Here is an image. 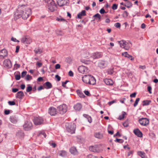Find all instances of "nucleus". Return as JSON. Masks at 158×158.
<instances>
[{"instance_id": "f257e3e1", "label": "nucleus", "mask_w": 158, "mask_h": 158, "mask_svg": "<svg viewBox=\"0 0 158 158\" xmlns=\"http://www.w3.org/2000/svg\"><path fill=\"white\" fill-rule=\"evenodd\" d=\"M45 2L47 8L51 12L53 11L56 8V4L53 0H45Z\"/></svg>"}, {"instance_id": "f03ea898", "label": "nucleus", "mask_w": 158, "mask_h": 158, "mask_svg": "<svg viewBox=\"0 0 158 158\" xmlns=\"http://www.w3.org/2000/svg\"><path fill=\"white\" fill-rule=\"evenodd\" d=\"M65 126L68 132L71 134H73L75 133L76 128V125L75 123H66L65 124Z\"/></svg>"}, {"instance_id": "7ed1b4c3", "label": "nucleus", "mask_w": 158, "mask_h": 158, "mask_svg": "<svg viewBox=\"0 0 158 158\" xmlns=\"http://www.w3.org/2000/svg\"><path fill=\"white\" fill-rule=\"evenodd\" d=\"M31 9L29 8H27L23 11L21 10L20 13L22 14V18L23 19H26L29 16L31 13Z\"/></svg>"}, {"instance_id": "20e7f679", "label": "nucleus", "mask_w": 158, "mask_h": 158, "mask_svg": "<svg viewBox=\"0 0 158 158\" xmlns=\"http://www.w3.org/2000/svg\"><path fill=\"white\" fill-rule=\"evenodd\" d=\"M57 108L59 112L61 114H64L67 111V106L65 104H63L58 106Z\"/></svg>"}, {"instance_id": "39448f33", "label": "nucleus", "mask_w": 158, "mask_h": 158, "mask_svg": "<svg viewBox=\"0 0 158 158\" xmlns=\"http://www.w3.org/2000/svg\"><path fill=\"white\" fill-rule=\"evenodd\" d=\"M102 54L101 53L99 52H96L93 53L91 55H89L87 56H85V57L86 58H89L90 56V58L93 59H97L101 58L102 57Z\"/></svg>"}, {"instance_id": "423d86ee", "label": "nucleus", "mask_w": 158, "mask_h": 158, "mask_svg": "<svg viewBox=\"0 0 158 158\" xmlns=\"http://www.w3.org/2000/svg\"><path fill=\"white\" fill-rule=\"evenodd\" d=\"M33 121L35 125H40L43 123L44 120L41 117H34Z\"/></svg>"}, {"instance_id": "0eeeda50", "label": "nucleus", "mask_w": 158, "mask_h": 158, "mask_svg": "<svg viewBox=\"0 0 158 158\" xmlns=\"http://www.w3.org/2000/svg\"><path fill=\"white\" fill-rule=\"evenodd\" d=\"M139 122L141 125L143 126H147L149 124V120L147 118H139Z\"/></svg>"}, {"instance_id": "6e6552de", "label": "nucleus", "mask_w": 158, "mask_h": 158, "mask_svg": "<svg viewBox=\"0 0 158 158\" xmlns=\"http://www.w3.org/2000/svg\"><path fill=\"white\" fill-rule=\"evenodd\" d=\"M89 150L94 152H99L100 151L99 146L98 145L90 146L89 147Z\"/></svg>"}, {"instance_id": "1a4fd4ad", "label": "nucleus", "mask_w": 158, "mask_h": 158, "mask_svg": "<svg viewBox=\"0 0 158 158\" xmlns=\"http://www.w3.org/2000/svg\"><path fill=\"white\" fill-rule=\"evenodd\" d=\"M32 127V124L30 121H26L25 122L23 126L24 129L25 130H29L31 129Z\"/></svg>"}, {"instance_id": "9d476101", "label": "nucleus", "mask_w": 158, "mask_h": 158, "mask_svg": "<svg viewBox=\"0 0 158 158\" xmlns=\"http://www.w3.org/2000/svg\"><path fill=\"white\" fill-rule=\"evenodd\" d=\"M108 62L105 61H100L98 63V66L101 69L105 68L107 65Z\"/></svg>"}, {"instance_id": "9b49d317", "label": "nucleus", "mask_w": 158, "mask_h": 158, "mask_svg": "<svg viewBox=\"0 0 158 158\" xmlns=\"http://www.w3.org/2000/svg\"><path fill=\"white\" fill-rule=\"evenodd\" d=\"M10 122L13 123H16L19 120V118L17 115H13L10 117Z\"/></svg>"}, {"instance_id": "f8f14e48", "label": "nucleus", "mask_w": 158, "mask_h": 158, "mask_svg": "<svg viewBox=\"0 0 158 158\" xmlns=\"http://www.w3.org/2000/svg\"><path fill=\"white\" fill-rule=\"evenodd\" d=\"M7 51L3 49L0 51V58L3 59L7 56Z\"/></svg>"}, {"instance_id": "ddd939ff", "label": "nucleus", "mask_w": 158, "mask_h": 158, "mask_svg": "<svg viewBox=\"0 0 158 158\" xmlns=\"http://www.w3.org/2000/svg\"><path fill=\"white\" fill-rule=\"evenodd\" d=\"M21 10L19 9L15 12L14 14V19L15 20L22 17V14L20 13Z\"/></svg>"}, {"instance_id": "4468645a", "label": "nucleus", "mask_w": 158, "mask_h": 158, "mask_svg": "<svg viewBox=\"0 0 158 158\" xmlns=\"http://www.w3.org/2000/svg\"><path fill=\"white\" fill-rule=\"evenodd\" d=\"M57 4L60 6L66 5L68 0H56Z\"/></svg>"}, {"instance_id": "2eb2a0df", "label": "nucleus", "mask_w": 158, "mask_h": 158, "mask_svg": "<svg viewBox=\"0 0 158 158\" xmlns=\"http://www.w3.org/2000/svg\"><path fill=\"white\" fill-rule=\"evenodd\" d=\"M78 70L81 73H84L87 72V68L84 66L81 65L78 68Z\"/></svg>"}, {"instance_id": "dca6fc26", "label": "nucleus", "mask_w": 158, "mask_h": 158, "mask_svg": "<svg viewBox=\"0 0 158 158\" xmlns=\"http://www.w3.org/2000/svg\"><path fill=\"white\" fill-rule=\"evenodd\" d=\"M133 132L135 135H137L138 137H142L143 136L142 132L138 128L134 129L133 131Z\"/></svg>"}, {"instance_id": "f3484780", "label": "nucleus", "mask_w": 158, "mask_h": 158, "mask_svg": "<svg viewBox=\"0 0 158 158\" xmlns=\"http://www.w3.org/2000/svg\"><path fill=\"white\" fill-rule=\"evenodd\" d=\"M48 113L51 115H55L57 113L56 109L54 107H50L49 109Z\"/></svg>"}, {"instance_id": "a211bd4d", "label": "nucleus", "mask_w": 158, "mask_h": 158, "mask_svg": "<svg viewBox=\"0 0 158 158\" xmlns=\"http://www.w3.org/2000/svg\"><path fill=\"white\" fill-rule=\"evenodd\" d=\"M90 75H86L82 77V80L85 83L88 84Z\"/></svg>"}, {"instance_id": "6ab92c4d", "label": "nucleus", "mask_w": 158, "mask_h": 158, "mask_svg": "<svg viewBox=\"0 0 158 158\" xmlns=\"http://www.w3.org/2000/svg\"><path fill=\"white\" fill-rule=\"evenodd\" d=\"M3 64L5 67L10 68L11 67V62L10 60L8 59L5 60L3 62Z\"/></svg>"}, {"instance_id": "aec40b11", "label": "nucleus", "mask_w": 158, "mask_h": 158, "mask_svg": "<svg viewBox=\"0 0 158 158\" xmlns=\"http://www.w3.org/2000/svg\"><path fill=\"white\" fill-rule=\"evenodd\" d=\"M24 96V94L22 91H19L17 93L15 96L16 98L21 99Z\"/></svg>"}, {"instance_id": "412c9836", "label": "nucleus", "mask_w": 158, "mask_h": 158, "mask_svg": "<svg viewBox=\"0 0 158 158\" xmlns=\"http://www.w3.org/2000/svg\"><path fill=\"white\" fill-rule=\"evenodd\" d=\"M43 86L44 88L46 89H49L52 87V84L49 81H47L43 84Z\"/></svg>"}, {"instance_id": "4be33fe9", "label": "nucleus", "mask_w": 158, "mask_h": 158, "mask_svg": "<svg viewBox=\"0 0 158 158\" xmlns=\"http://www.w3.org/2000/svg\"><path fill=\"white\" fill-rule=\"evenodd\" d=\"M89 80V84L94 85L95 84L96 80L94 77L91 75H90V79Z\"/></svg>"}, {"instance_id": "5701e85b", "label": "nucleus", "mask_w": 158, "mask_h": 158, "mask_svg": "<svg viewBox=\"0 0 158 158\" xmlns=\"http://www.w3.org/2000/svg\"><path fill=\"white\" fill-rule=\"evenodd\" d=\"M104 81L107 85H112L113 84V81L111 79L106 78L104 80Z\"/></svg>"}, {"instance_id": "b1692460", "label": "nucleus", "mask_w": 158, "mask_h": 158, "mask_svg": "<svg viewBox=\"0 0 158 158\" xmlns=\"http://www.w3.org/2000/svg\"><path fill=\"white\" fill-rule=\"evenodd\" d=\"M69 151L70 153L73 155H76L78 154V152L76 148L75 147H72L70 148Z\"/></svg>"}, {"instance_id": "393cba45", "label": "nucleus", "mask_w": 158, "mask_h": 158, "mask_svg": "<svg viewBox=\"0 0 158 158\" xmlns=\"http://www.w3.org/2000/svg\"><path fill=\"white\" fill-rule=\"evenodd\" d=\"M86 15V11L85 10H82L81 12L79 13L77 15V17L79 19H81L82 16Z\"/></svg>"}, {"instance_id": "a878e982", "label": "nucleus", "mask_w": 158, "mask_h": 158, "mask_svg": "<svg viewBox=\"0 0 158 158\" xmlns=\"http://www.w3.org/2000/svg\"><path fill=\"white\" fill-rule=\"evenodd\" d=\"M73 108L76 110L79 111L82 108V105L81 103H78L75 105Z\"/></svg>"}, {"instance_id": "bb28decb", "label": "nucleus", "mask_w": 158, "mask_h": 158, "mask_svg": "<svg viewBox=\"0 0 158 158\" xmlns=\"http://www.w3.org/2000/svg\"><path fill=\"white\" fill-rule=\"evenodd\" d=\"M131 46V43H129L126 42L124 46H123V48H124L126 50H128L130 48Z\"/></svg>"}, {"instance_id": "cd10ccee", "label": "nucleus", "mask_w": 158, "mask_h": 158, "mask_svg": "<svg viewBox=\"0 0 158 158\" xmlns=\"http://www.w3.org/2000/svg\"><path fill=\"white\" fill-rule=\"evenodd\" d=\"M59 155L63 157H65L67 155V152L64 150H61L59 152Z\"/></svg>"}, {"instance_id": "c85d7f7f", "label": "nucleus", "mask_w": 158, "mask_h": 158, "mask_svg": "<svg viewBox=\"0 0 158 158\" xmlns=\"http://www.w3.org/2000/svg\"><path fill=\"white\" fill-rule=\"evenodd\" d=\"M93 17L94 18V20H98V21H100L101 19L100 15L98 13L95 14L93 16Z\"/></svg>"}, {"instance_id": "c756f323", "label": "nucleus", "mask_w": 158, "mask_h": 158, "mask_svg": "<svg viewBox=\"0 0 158 158\" xmlns=\"http://www.w3.org/2000/svg\"><path fill=\"white\" fill-rule=\"evenodd\" d=\"M21 42L23 43L27 44H30V41L26 37L23 38L21 40Z\"/></svg>"}, {"instance_id": "7c9ffc66", "label": "nucleus", "mask_w": 158, "mask_h": 158, "mask_svg": "<svg viewBox=\"0 0 158 158\" xmlns=\"http://www.w3.org/2000/svg\"><path fill=\"white\" fill-rule=\"evenodd\" d=\"M94 136L98 139H101L103 137L102 134L100 132H97L95 133Z\"/></svg>"}, {"instance_id": "2f4dec72", "label": "nucleus", "mask_w": 158, "mask_h": 158, "mask_svg": "<svg viewBox=\"0 0 158 158\" xmlns=\"http://www.w3.org/2000/svg\"><path fill=\"white\" fill-rule=\"evenodd\" d=\"M133 4L130 1H127L125 5H124V6L127 7L128 8H129L132 6Z\"/></svg>"}, {"instance_id": "473e14b6", "label": "nucleus", "mask_w": 158, "mask_h": 158, "mask_svg": "<svg viewBox=\"0 0 158 158\" xmlns=\"http://www.w3.org/2000/svg\"><path fill=\"white\" fill-rule=\"evenodd\" d=\"M151 102V101L150 100H143V106H146L149 105Z\"/></svg>"}, {"instance_id": "72a5a7b5", "label": "nucleus", "mask_w": 158, "mask_h": 158, "mask_svg": "<svg viewBox=\"0 0 158 158\" xmlns=\"http://www.w3.org/2000/svg\"><path fill=\"white\" fill-rule=\"evenodd\" d=\"M16 135L19 137H22L24 136V133L22 131H19L17 133Z\"/></svg>"}, {"instance_id": "f704fd0d", "label": "nucleus", "mask_w": 158, "mask_h": 158, "mask_svg": "<svg viewBox=\"0 0 158 158\" xmlns=\"http://www.w3.org/2000/svg\"><path fill=\"white\" fill-rule=\"evenodd\" d=\"M77 92L78 95L80 98H84L85 97V95L82 92L79 90H77Z\"/></svg>"}, {"instance_id": "c9c22d12", "label": "nucleus", "mask_w": 158, "mask_h": 158, "mask_svg": "<svg viewBox=\"0 0 158 158\" xmlns=\"http://www.w3.org/2000/svg\"><path fill=\"white\" fill-rule=\"evenodd\" d=\"M126 42V41L122 40L118 41V42L120 45V47L123 48V46H124Z\"/></svg>"}, {"instance_id": "e433bc0d", "label": "nucleus", "mask_w": 158, "mask_h": 158, "mask_svg": "<svg viewBox=\"0 0 158 158\" xmlns=\"http://www.w3.org/2000/svg\"><path fill=\"white\" fill-rule=\"evenodd\" d=\"M126 114V113L124 112L123 111L122 112V114L121 115L119 116L118 119L119 120H122L124 118V116Z\"/></svg>"}, {"instance_id": "4c0bfd02", "label": "nucleus", "mask_w": 158, "mask_h": 158, "mask_svg": "<svg viewBox=\"0 0 158 158\" xmlns=\"http://www.w3.org/2000/svg\"><path fill=\"white\" fill-rule=\"evenodd\" d=\"M138 155L141 156L142 158H144L145 157V153L141 151H139L138 152Z\"/></svg>"}, {"instance_id": "58836bf2", "label": "nucleus", "mask_w": 158, "mask_h": 158, "mask_svg": "<svg viewBox=\"0 0 158 158\" xmlns=\"http://www.w3.org/2000/svg\"><path fill=\"white\" fill-rule=\"evenodd\" d=\"M34 51L36 54H40L42 52V50L39 48H35Z\"/></svg>"}, {"instance_id": "ea45409f", "label": "nucleus", "mask_w": 158, "mask_h": 158, "mask_svg": "<svg viewBox=\"0 0 158 158\" xmlns=\"http://www.w3.org/2000/svg\"><path fill=\"white\" fill-rule=\"evenodd\" d=\"M129 15V13L127 12L126 11H124L123 14H122V16L123 18H126Z\"/></svg>"}, {"instance_id": "a19ab883", "label": "nucleus", "mask_w": 158, "mask_h": 158, "mask_svg": "<svg viewBox=\"0 0 158 158\" xmlns=\"http://www.w3.org/2000/svg\"><path fill=\"white\" fill-rule=\"evenodd\" d=\"M25 80L27 81H29L32 79V77L30 75L28 74L25 78Z\"/></svg>"}, {"instance_id": "79ce46f5", "label": "nucleus", "mask_w": 158, "mask_h": 158, "mask_svg": "<svg viewBox=\"0 0 158 158\" xmlns=\"http://www.w3.org/2000/svg\"><path fill=\"white\" fill-rule=\"evenodd\" d=\"M139 100H140V98H138L136 99L135 101V103L134 104V107H135L137 106V105L138 103V102L139 101Z\"/></svg>"}, {"instance_id": "37998d69", "label": "nucleus", "mask_w": 158, "mask_h": 158, "mask_svg": "<svg viewBox=\"0 0 158 158\" xmlns=\"http://www.w3.org/2000/svg\"><path fill=\"white\" fill-rule=\"evenodd\" d=\"M56 20L59 22H65L66 20L62 18H57L56 19Z\"/></svg>"}, {"instance_id": "c03bdc74", "label": "nucleus", "mask_w": 158, "mask_h": 158, "mask_svg": "<svg viewBox=\"0 0 158 158\" xmlns=\"http://www.w3.org/2000/svg\"><path fill=\"white\" fill-rule=\"evenodd\" d=\"M41 135H43L45 138L46 136V134L43 131L40 132L38 135V136H40Z\"/></svg>"}, {"instance_id": "a18cd8bd", "label": "nucleus", "mask_w": 158, "mask_h": 158, "mask_svg": "<svg viewBox=\"0 0 158 158\" xmlns=\"http://www.w3.org/2000/svg\"><path fill=\"white\" fill-rule=\"evenodd\" d=\"M32 87L28 85V86L27 88L26 91L27 92H29L31 91L32 90Z\"/></svg>"}, {"instance_id": "49530a36", "label": "nucleus", "mask_w": 158, "mask_h": 158, "mask_svg": "<svg viewBox=\"0 0 158 158\" xmlns=\"http://www.w3.org/2000/svg\"><path fill=\"white\" fill-rule=\"evenodd\" d=\"M114 72V71L113 69H108L107 71L108 74L110 75H112L113 74Z\"/></svg>"}, {"instance_id": "de8ad7c7", "label": "nucleus", "mask_w": 158, "mask_h": 158, "mask_svg": "<svg viewBox=\"0 0 158 158\" xmlns=\"http://www.w3.org/2000/svg\"><path fill=\"white\" fill-rule=\"evenodd\" d=\"M118 7V5L116 4H114L112 6V9L113 10H115L117 9Z\"/></svg>"}, {"instance_id": "09e8293b", "label": "nucleus", "mask_w": 158, "mask_h": 158, "mask_svg": "<svg viewBox=\"0 0 158 158\" xmlns=\"http://www.w3.org/2000/svg\"><path fill=\"white\" fill-rule=\"evenodd\" d=\"M115 142H116L120 143H123L124 141L122 139H116L115 140H114Z\"/></svg>"}, {"instance_id": "8fccbe9b", "label": "nucleus", "mask_w": 158, "mask_h": 158, "mask_svg": "<svg viewBox=\"0 0 158 158\" xmlns=\"http://www.w3.org/2000/svg\"><path fill=\"white\" fill-rule=\"evenodd\" d=\"M8 103L10 106L14 105L15 104V102L14 101H9L8 102Z\"/></svg>"}, {"instance_id": "3c124183", "label": "nucleus", "mask_w": 158, "mask_h": 158, "mask_svg": "<svg viewBox=\"0 0 158 158\" xmlns=\"http://www.w3.org/2000/svg\"><path fill=\"white\" fill-rule=\"evenodd\" d=\"M21 78L20 75L19 74H17L15 75V79L17 80H20Z\"/></svg>"}, {"instance_id": "603ef678", "label": "nucleus", "mask_w": 158, "mask_h": 158, "mask_svg": "<svg viewBox=\"0 0 158 158\" xmlns=\"http://www.w3.org/2000/svg\"><path fill=\"white\" fill-rule=\"evenodd\" d=\"M115 27L117 28H119L120 27L121 25L119 23H116L114 25Z\"/></svg>"}, {"instance_id": "864d4df0", "label": "nucleus", "mask_w": 158, "mask_h": 158, "mask_svg": "<svg viewBox=\"0 0 158 158\" xmlns=\"http://www.w3.org/2000/svg\"><path fill=\"white\" fill-rule=\"evenodd\" d=\"M27 72L26 71H23L21 73V77L22 78L23 77L26 75Z\"/></svg>"}, {"instance_id": "5fc2aeb1", "label": "nucleus", "mask_w": 158, "mask_h": 158, "mask_svg": "<svg viewBox=\"0 0 158 158\" xmlns=\"http://www.w3.org/2000/svg\"><path fill=\"white\" fill-rule=\"evenodd\" d=\"M69 82V80H66L64 82H62V86L63 87H66V85H65L66 84V83Z\"/></svg>"}, {"instance_id": "6e6d98bb", "label": "nucleus", "mask_w": 158, "mask_h": 158, "mask_svg": "<svg viewBox=\"0 0 158 158\" xmlns=\"http://www.w3.org/2000/svg\"><path fill=\"white\" fill-rule=\"evenodd\" d=\"M128 54L127 52H125L122 53V55L123 56H124L126 57H128Z\"/></svg>"}, {"instance_id": "4d7b16f0", "label": "nucleus", "mask_w": 158, "mask_h": 158, "mask_svg": "<svg viewBox=\"0 0 158 158\" xmlns=\"http://www.w3.org/2000/svg\"><path fill=\"white\" fill-rule=\"evenodd\" d=\"M152 87L151 86H148V91L149 93L151 94H152Z\"/></svg>"}, {"instance_id": "13d9d810", "label": "nucleus", "mask_w": 158, "mask_h": 158, "mask_svg": "<svg viewBox=\"0 0 158 158\" xmlns=\"http://www.w3.org/2000/svg\"><path fill=\"white\" fill-rule=\"evenodd\" d=\"M100 13L101 14H103L104 13H106V12H105V10L103 8H102L99 11Z\"/></svg>"}, {"instance_id": "bf43d9fd", "label": "nucleus", "mask_w": 158, "mask_h": 158, "mask_svg": "<svg viewBox=\"0 0 158 158\" xmlns=\"http://www.w3.org/2000/svg\"><path fill=\"white\" fill-rule=\"evenodd\" d=\"M66 61L69 64L71 63L72 60L70 58L68 57L66 59Z\"/></svg>"}, {"instance_id": "052dcab7", "label": "nucleus", "mask_w": 158, "mask_h": 158, "mask_svg": "<svg viewBox=\"0 0 158 158\" xmlns=\"http://www.w3.org/2000/svg\"><path fill=\"white\" fill-rule=\"evenodd\" d=\"M84 93L86 95L88 96H90V94L89 92L88 91L85 90L84 91Z\"/></svg>"}, {"instance_id": "680f3d73", "label": "nucleus", "mask_w": 158, "mask_h": 158, "mask_svg": "<svg viewBox=\"0 0 158 158\" xmlns=\"http://www.w3.org/2000/svg\"><path fill=\"white\" fill-rule=\"evenodd\" d=\"M49 143L50 144L51 146L53 147V148H54L56 147V144L55 143H51V142H49Z\"/></svg>"}, {"instance_id": "e2e57ef3", "label": "nucleus", "mask_w": 158, "mask_h": 158, "mask_svg": "<svg viewBox=\"0 0 158 158\" xmlns=\"http://www.w3.org/2000/svg\"><path fill=\"white\" fill-rule=\"evenodd\" d=\"M11 40L15 42H19V40H17L15 38H14L13 37L11 38Z\"/></svg>"}, {"instance_id": "0e129e2a", "label": "nucleus", "mask_w": 158, "mask_h": 158, "mask_svg": "<svg viewBox=\"0 0 158 158\" xmlns=\"http://www.w3.org/2000/svg\"><path fill=\"white\" fill-rule=\"evenodd\" d=\"M10 113V110H5L4 111V114L6 115H8Z\"/></svg>"}, {"instance_id": "69168bd1", "label": "nucleus", "mask_w": 158, "mask_h": 158, "mask_svg": "<svg viewBox=\"0 0 158 158\" xmlns=\"http://www.w3.org/2000/svg\"><path fill=\"white\" fill-rule=\"evenodd\" d=\"M136 94V92H134V93H133L132 94H131L130 95V97L131 98L135 97Z\"/></svg>"}, {"instance_id": "338daca9", "label": "nucleus", "mask_w": 158, "mask_h": 158, "mask_svg": "<svg viewBox=\"0 0 158 158\" xmlns=\"http://www.w3.org/2000/svg\"><path fill=\"white\" fill-rule=\"evenodd\" d=\"M127 58L130 59L132 60H133L134 59V58L132 57V56L129 54L128 55V57H127Z\"/></svg>"}, {"instance_id": "774afa93", "label": "nucleus", "mask_w": 158, "mask_h": 158, "mask_svg": "<svg viewBox=\"0 0 158 158\" xmlns=\"http://www.w3.org/2000/svg\"><path fill=\"white\" fill-rule=\"evenodd\" d=\"M36 64L38 67H40L42 66V64L41 63L37 62Z\"/></svg>"}]
</instances>
